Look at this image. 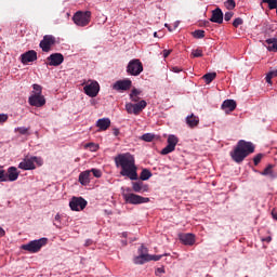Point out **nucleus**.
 <instances>
[{
  "mask_svg": "<svg viewBox=\"0 0 277 277\" xmlns=\"http://www.w3.org/2000/svg\"><path fill=\"white\" fill-rule=\"evenodd\" d=\"M117 168H121L120 175L127 176L130 181H137V167L135 166V158L131 154H119L115 157Z\"/></svg>",
  "mask_w": 277,
  "mask_h": 277,
  "instance_id": "obj_1",
  "label": "nucleus"
},
{
  "mask_svg": "<svg viewBox=\"0 0 277 277\" xmlns=\"http://www.w3.org/2000/svg\"><path fill=\"white\" fill-rule=\"evenodd\" d=\"M251 153H254V145L250 142L240 140L229 155L235 163H243L246 157L251 155Z\"/></svg>",
  "mask_w": 277,
  "mask_h": 277,
  "instance_id": "obj_2",
  "label": "nucleus"
},
{
  "mask_svg": "<svg viewBox=\"0 0 277 277\" xmlns=\"http://www.w3.org/2000/svg\"><path fill=\"white\" fill-rule=\"evenodd\" d=\"M138 255H135L133 259V263L136 265H143L145 263H149V261H160L162 255H151L148 253V249L142 245L137 250Z\"/></svg>",
  "mask_w": 277,
  "mask_h": 277,
  "instance_id": "obj_3",
  "label": "nucleus"
},
{
  "mask_svg": "<svg viewBox=\"0 0 277 277\" xmlns=\"http://www.w3.org/2000/svg\"><path fill=\"white\" fill-rule=\"evenodd\" d=\"M91 18L92 12L90 11H77L72 16V21L78 27H88Z\"/></svg>",
  "mask_w": 277,
  "mask_h": 277,
  "instance_id": "obj_4",
  "label": "nucleus"
},
{
  "mask_svg": "<svg viewBox=\"0 0 277 277\" xmlns=\"http://www.w3.org/2000/svg\"><path fill=\"white\" fill-rule=\"evenodd\" d=\"M127 72L132 77H140V75L144 72V65L142 64V61H140V58L131 60L128 63Z\"/></svg>",
  "mask_w": 277,
  "mask_h": 277,
  "instance_id": "obj_5",
  "label": "nucleus"
},
{
  "mask_svg": "<svg viewBox=\"0 0 277 277\" xmlns=\"http://www.w3.org/2000/svg\"><path fill=\"white\" fill-rule=\"evenodd\" d=\"M83 92L87 96L95 98V96H98V92H101V84L96 80H88L83 87Z\"/></svg>",
  "mask_w": 277,
  "mask_h": 277,
  "instance_id": "obj_6",
  "label": "nucleus"
},
{
  "mask_svg": "<svg viewBox=\"0 0 277 277\" xmlns=\"http://www.w3.org/2000/svg\"><path fill=\"white\" fill-rule=\"evenodd\" d=\"M123 198L128 205H146V202H150V198L142 197L133 193L123 194Z\"/></svg>",
  "mask_w": 277,
  "mask_h": 277,
  "instance_id": "obj_7",
  "label": "nucleus"
},
{
  "mask_svg": "<svg viewBox=\"0 0 277 277\" xmlns=\"http://www.w3.org/2000/svg\"><path fill=\"white\" fill-rule=\"evenodd\" d=\"M146 101L142 100L136 104L128 103L126 104V110L128 114H134V116H140L144 109H146Z\"/></svg>",
  "mask_w": 277,
  "mask_h": 277,
  "instance_id": "obj_8",
  "label": "nucleus"
},
{
  "mask_svg": "<svg viewBox=\"0 0 277 277\" xmlns=\"http://www.w3.org/2000/svg\"><path fill=\"white\" fill-rule=\"evenodd\" d=\"M69 207L71 211H83L88 207V201L83 197H72Z\"/></svg>",
  "mask_w": 277,
  "mask_h": 277,
  "instance_id": "obj_9",
  "label": "nucleus"
},
{
  "mask_svg": "<svg viewBox=\"0 0 277 277\" xmlns=\"http://www.w3.org/2000/svg\"><path fill=\"white\" fill-rule=\"evenodd\" d=\"M168 145L161 150V155H170V153H174L176 149V144H179V137L176 135L171 134L168 136Z\"/></svg>",
  "mask_w": 277,
  "mask_h": 277,
  "instance_id": "obj_10",
  "label": "nucleus"
},
{
  "mask_svg": "<svg viewBox=\"0 0 277 277\" xmlns=\"http://www.w3.org/2000/svg\"><path fill=\"white\" fill-rule=\"evenodd\" d=\"M53 45H55V37L53 35H45L39 43L40 49H42L44 53H49Z\"/></svg>",
  "mask_w": 277,
  "mask_h": 277,
  "instance_id": "obj_11",
  "label": "nucleus"
},
{
  "mask_svg": "<svg viewBox=\"0 0 277 277\" xmlns=\"http://www.w3.org/2000/svg\"><path fill=\"white\" fill-rule=\"evenodd\" d=\"M131 85H133L131 79L118 80L113 84V90H116L117 92H127V90H131Z\"/></svg>",
  "mask_w": 277,
  "mask_h": 277,
  "instance_id": "obj_12",
  "label": "nucleus"
},
{
  "mask_svg": "<svg viewBox=\"0 0 277 277\" xmlns=\"http://www.w3.org/2000/svg\"><path fill=\"white\" fill-rule=\"evenodd\" d=\"M28 103L31 107H44V105H47V100L44 98V95H30Z\"/></svg>",
  "mask_w": 277,
  "mask_h": 277,
  "instance_id": "obj_13",
  "label": "nucleus"
},
{
  "mask_svg": "<svg viewBox=\"0 0 277 277\" xmlns=\"http://www.w3.org/2000/svg\"><path fill=\"white\" fill-rule=\"evenodd\" d=\"M38 60V52L36 50H30L21 55L22 64H29L31 62H36Z\"/></svg>",
  "mask_w": 277,
  "mask_h": 277,
  "instance_id": "obj_14",
  "label": "nucleus"
},
{
  "mask_svg": "<svg viewBox=\"0 0 277 277\" xmlns=\"http://www.w3.org/2000/svg\"><path fill=\"white\" fill-rule=\"evenodd\" d=\"M49 66H61L64 64V54L53 53L48 57Z\"/></svg>",
  "mask_w": 277,
  "mask_h": 277,
  "instance_id": "obj_15",
  "label": "nucleus"
},
{
  "mask_svg": "<svg viewBox=\"0 0 277 277\" xmlns=\"http://www.w3.org/2000/svg\"><path fill=\"white\" fill-rule=\"evenodd\" d=\"M210 21L211 23H217V25H222V23H224V13L222 12V9L216 8L213 10Z\"/></svg>",
  "mask_w": 277,
  "mask_h": 277,
  "instance_id": "obj_16",
  "label": "nucleus"
},
{
  "mask_svg": "<svg viewBox=\"0 0 277 277\" xmlns=\"http://www.w3.org/2000/svg\"><path fill=\"white\" fill-rule=\"evenodd\" d=\"M19 170H36V164L34 163V158H25L18 164Z\"/></svg>",
  "mask_w": 277,
  "mask_h": 277,
  "instance_id": "obj_17",
  "label": "nucleus"
},
{
  "mask_svg": "<svg viewBox=\"0 0 277 277\" xmlns=\"http://www.w3.org/2000/svg\"><path fill=\"white\" fill-rule=\"evenodd\" d=\"M21 172H18V169L16 167H10L6 171V181H10L13 183L14 181L18 180Z\"/></svg>",
  "mask_w": 277,
  "mask_h": 277,
  "instance_id": "obj_18",
  "label": "nucleus"
},
{
  "mask_svg": "<svg viewBox=\"0 0 277 277\" xmlns=\"http://www.w3.org/2000/svg\"><path fill=\"white\" fill-rule=\"evenodd\" d=\"M179 239L182 243H196V235L192 233L179 234Z\"/></svg>",
  "mask_w": 277,
  "mask_h": 277,
  "instance_id": "obj_19",
  "label": "nucleus"
},
{
  "mask_svg": "<svg viewBox=\"0 0 277 277\" xmlns=\"http://www.w3.org/2000/svg\"><path fill=\"white\" fill-rule=\"evenodd\" d=\"M222 109L226 114H228V111H235V109H237V102L234 100H225L222 104Z\"/></svg>",
  "mask_w": 277,
  "mask_h": 277,
  "instance_id": "obj_20",
  "label": "nucleus"
},
{
  "mask_svg": "<svg viewBox=\"0 0 277 277\" xmlns=\"http://www.w3.org/2000/svg\"><path fill=\"white\" fill-rule=\"evenodd\" d=\"M186 124L189 127V129H196V127L200 124V118L194 114H190L186 117Z\"/></svg>",
  "mask_w": 277,
  "mask_h": 277,
  "instance_id": "obj_21",
  "label": "nucleus"
},
{
  "mask_svg": "<svg viewBox=\"0 0 277 277\" xmlns=\"http://www.w3.org/2000/svg\"><path fill=\"white\" fill-rule=\"evenodd\" d=\"M42 246V243H27L23 245L22 249L28 251L29 253H38L41 250Z\"/></svg>",
  "mask_w": 277,
  "mask_h": 277,
  "instance_id": "obj_22",
  "label": "nucleus"
},
{
  "mask_svg": "<svg viewBox=\"0 0 277 277\" xmlns=\"http://www.w3.org/2000/svg\"><path fill=\"white\" fill-rule=\"evenodd\" d=\"M132 190L135 192V194H142V192H148V186L144 185V182H132Z\"/></svg>",
  "mask_w": 277,
  "mask_h": 277,
  "instance_id": "obj_23",
  "label": "nucleus"
},
{
  "mask_svg": "<svg viewBox=\"0 0 277 277\" xmlns=\"http://www.w3.org/2000/svg\"><path fill=\"white\" fill-rule=\"evenodd\" d=\"M96 127H98L101 131H107L108 127H111V120H109V118L98 119L96 122Z\"/></svg>",
  "mask_w": 277,
  "mask_h": 277,
  "instance_id": "obj_24",
  "label": "nucleus"
},
{
  "mask_svg": "<svg viewBox=\"0 0 277 277\" xmlns=\"http://www.w3.org/2000/svg\"><path fill=\"white\" fill-rule=\"evenodd\" d=\"M92 174L90 173V170L83 171L79 174V183L82 185H90V177Z\"/></svg>",
  "mask_w": 277,
  "mask_h": 277,
  "instance_id": "obj_25",
  "label": "nucleus"
},
{
  "mask_svg": "<svg viewBox=\"0 0 277 277\" xmlns=\"http://www.w3.org/2000/svg\"><path fill=\"white\" fill-rule=\"evenodd\" d=\"M141 95L142 91L134 88L130 93V101H132V103H140V100L142 98L140 97Z\"/></svg>",
  "mask_w": 277,
  "mask_h": 277,
  "instance_id": "obj_26",
  "label": "nucleus"
},
{
  "mask_svg": "<svg viewBox=\"0 0 277 277\" xmlns=\"http://www.w3.org/2000/svg\"><path fill=\"white\" fill-rule=\"evenodd\" d=\"M262 176H269V179H276V173H274V166L268 164L263 171Z\"/></svg>",
  "mask_w": 277,
  "mask_h": 277,
  "instance_id": "obj_27",
  "label": "nucleus"
},
{
  "mask_svg": "<svg viewBox=\"0 0 277 277\" xmlns=\"http://www.w3.org/2000/svg\"><path fill=\"white\" fill-rule=\"evenodd\" d=\"M267 51H277V38L266 39Z\"/></svg>",
  "mask_w": 277,
  "mask_h": 277,
  "instance_id": "obj_28",
  "label": "nucleus"
},
{
  "mask_svg": "<svg viewBox=\"0 0 277 277\" xmlns=\"http://www.w3.org/2000/svg\"><path fill=\"white\" fill-rule=\"evenodd\" d=\"M215 77H217L216 72H208L202 76V79L206 81L207 85L215 80Z\"/></svg>",
  "mask_w": 277,
  "mask_h": 277,
  "instance_id": "obj_29",
  "label": "nucleus"
},
{
  "mask_svg": "<svg viewBox=\"0 0 277 277\" xmlns=\"http://www.w3.org/2000/svg\"><path fill=\"white\" fill-rule=\"evenodd\" d=\"M150 176H153V173L148 169H143L140 174L141 181H148V179H150Z\"/></svg>",
  "mask_w": 277,
  "mask_h": 277,
  "instance_id": "obj_30",
  "label": "nucleus"
},
{
  "mask_svg": "<svg viewBox=\"0 0 277 277\" xmlns=\"http://www.w3.org/2000/svg\"><path fill=\"white\" fill-rule=\"evenodd\" d=\"M262 3H267L268 10H277V0H262Z\"/></svg>",
  "mask_w": 277,
  "mask_h": 277,
  "instance_id": "obj_31",
  "label": "nucleus"
},
{
  "mask_svg": "<svg viewBox=\"0 0 277 277\" xmlns=\"http://www.w3.org/2000/svg\"><path fill=\"white\" fill-rule=\"evenodd\" d=\"M141 140H143V142H153V140H155V134L145 133L141 136Z\"/></svg>",
  "mask_w": 277,
  "mask_h": 277,
  "instance_id": "obj_32",
  "label": "nucleus"
},
{
  "mask_svg": "<svg viewBox=\"0 0 277 277\" xmlns=\"http://www.w3.org/2000/svg\"><path fill=\"white\" fill-rule=\"evenodd\" d=\"M193 37L196 38L197 40H200L205 38V30H195L192 32Z\"/></svg>",
  "mask_w": 277,
  "mask_h": 277,
  "instance_id": "obj_33",
  "label": "nucleus"
},
{
  "mask_svg": "<svg viewBox=\"0 0 277 277\" xmlns=\"http://www.w3.org/2000/svg\"><path fill=\"white\" fill-rule=\"evenodd\" d=\"M89 171L90 174H93V176H95V179H101L103 176V172L98 169H91Z\"/></svg>",
  "mask_w": 277,
  "mask_h": 277,
  "instance_id": "obj_34",
  "label": "nucleus"
},
{
  "mask_svg": "<svg viewBox=\"0 0 277 277\" xmlns=\"http://www.w3.org/2000/svg\"><path fill=\"white\" fill-rule=\"evenodd\" d=\"M0 183H8V173L3 169H0Z\"/></svg>",
  "mask_w": 277,
  "mask_h": 277,
  "instance_id": "obj_35",
  "label": "nucleus"
},
{
  "mask_svg": "<svg viewBox=\"0 0 277 277\" xmlns=\"http://www.w3.org/2000/svg\"><path fill=\"white\" fill-rule=\"evenodd\" d=\"M15 132L19 133V135H27V133H29V128L19 127L15 129Z\"/></svg>",
  "mask_w": 277,
  "mask_h": 277,
  "instance_id": "obj_36",
  "label": "nucleus"
},
{
  "mask_svg": "<svg viewBox=\"0 0 277 277\" xmlns=\"http://www.w3.org/2000/svg\"><path fill=\"white\" fill-rule=\"evenodd\" d=\"M54 226H56V228H62V215H60V214L55 215Z\"/></svg>",
  "mask_w": 277,
  "mask_h": 277,
  "instance_id": "obj_37",
  "label": "nucleus"
},
{
  "mask_svg": "<svg viewBox=\"0 0 277 277\" xmlns=\"http://www.w3.org/2000/svg\"><path fill=\"white\" fill-rule=\"evenodd\" d=\"M236 3H235V0H227L226 2H225V8L227 9V10H235V8H236Z\"/></svg>",
  "mask_w": 277,
  "mask_h": 277,
  "instance_id": "obj_38",
  "label": "nucleus"
},
{
  "mask_svg": "<svg viewBox=\"0 0 277 277\" xmlns=\"http://www.w3.org/2000/svg\"><path fill=\"white\" fill-rule=\"evenodd\" d=\"M85 148H89L91 150V153H96L98 150V145H96L94 143H88L85 145Z\"/></svg>",
  "mask_w": 277,
  "mask_h": 277,
  "instance_id": "obj_39",
  "label": "nucleus"
},
{
  "mask_svg": "<svg viewBox=\"0 0 277 277\" xmlns=\"http://www.w3.org/2000/svg\"><path fill=\"white\" fill-rule=\"evenodd\" d=\"M32 88L36 92L35 95H42V87L40 84H34Z\"/></svg>",
  "mask_w": 277,
  "mask_h": 277,
  "instance_id": "obj_40",
  "label": "nucleus"
},
{
  "mask_svg": "<svg viewBox=\"0 0 277 277\" xmlns=\"http://www.w3.org/2000/svg\"><path fill=\"white\" fill-rule=\"evenodd\" d=\"M32 163H35V164L37 163V166H42V163H44V161L40 157L32 156Z\"/></svg>",
  "mask_w": 277,
  "mask_h": 277,
  "instance_id": "obj_41",
  "label": "nucleus"
},
{
  "mask_svg": "<svg viewBox=\"0 0 277 277\" xmlns=\"http://www.w3.org/2000/svg\"><path fill=\"white\" fill-rule=\"evenodd\" d=\"M242 23H243V18L237 17V18H235L234 22H233V27L237 28V27H239V25H241Z\"/></svg>",
  "mask_w": 277,
  "mask_h": 277,
  "instance_id": "obj_42",
  "label": "nucleus"
},
{
  "mask_svg": "<svg viewBox=\"0 0 277 277\" xmlns=\"http://www.w3.org/2000/svg\"><path fill=\"white\" fill-rule=\"evenodd\" d=\"M261 159H263V154H258V155L253 158V163H254V166H259V163H261Z\"/></svg>",
  "mask_w": 277,
  "mask_h": 277,
  "instance_id": "obj_43",
  "label": "nucleus"
},
{
  "mask_svg": "<svg viewBox=\"0 0 277 277\" xmlns=\"http://www.w3.org/2000/svg\"><path fill=\"white\" fill-rule=\"evenodd\" d=\"M193 57H202V50L197 49L192 52Z\"/></svg>",
  "mask_w": 277,
  "mask_h": 277,
  "instance_id": "obj_44",
  "label": "nucleus"
},
{
  "mask_svg": "<svg viewBox=\"0 0 277 277\" xmlns=\"http://www.w3.org/2000/svg\"><path fill=\"white\" fill-rule=\"evenodd\" d=\"M8 114H0V124H4V122H8Z\"/></svg>",
  "mask_w": 277,
  "mask_h": 277,
  "instance_id": "obj_45",
  "label": "nucleus"
},
{
  "mask_svg": "<svg viewBox=\"0 0 277 277\" xmlns=\"http://www.w3.org/2000/svg\"><path fill=\"white\" fill-rule=\"evenodd\" d=\"M47 241H49L48 238H40L38 240H31L29 243H47Z\"/></svg>",
  "mask_w": 277,
  "mask_h": 277,
  "instance_id": "obj_46",
  "label": "nucleus"
},
{
  "mask_svg": "<svg viewBox=\"0 0 277 277\" xmlns=\"http://www.w3.org/2000/svg\"><path fill=\"white\" fill-rule=\"evenodd\" d=\"M233 16H235V13L233 12H226L225 15H224V19L226 22L230 21V18H233Z\"/></svg>",
  "mask_w": 277,
  "mask_h": 277,
  "instance_id": "obj_47",
  "label": "nucleus"
},
{
  "mask_svg": "<svg viewBox=\"0 0 277 277\" xmlns=\"http://www.w3.org/2000/svg\"><path fill=\"white\" fill-rule=\"evenodd\" d=\"M272 79H274L273 76L269 75V74H267L266 77H265L266 83H268L269 85H272V83H273V82H272Z\"/></svg>",
  "mask_w": 277,
  "mask_h": 277,
  "instance_id": "obj_48",
  "label": "nucleus"
},
{
  "mask_svg": "<svg viewBox=\"0 0 277 277\" xmlns=\"http://www.w3.org/2000/svg\"><path fill=\"white\" fill-rule=\"evenodd\" d=\"M170 53H172V50H163V57H169Z\"/></svg>",
  "mask_w": 277,
  "mask_h": 277,
  "instance_id": "obj_49",
  "label": "nucleus"
},
{
  "mask_svg": "<svg viewBox=\"0 0 277 277\" xmlns=\"http://www.w3.org/2000/svg\"><path fill=\"white\" fill-rule=\"evenodd\" d=\"M173 72H183V68L181 67H172Z\"/></svg>",
  "mask_w": 277,
  "mask_h": 277,
  "instance_id": "obj_50",
  "label": "nucleus"
},
{
  "mask_svg": "<svg viewBox=\"0 0 277 277\" xmlns=\"http://www.w3.org/2000/svg\"><path fill=\"white\" fill-rule=\"evenodd\" d=\"M113 135H115V137H118L119 135H120V130H118V129H114L113 130Z\"/></svg>",
  "mask_w": 277,
  "mask_h": 277,
  "instance_id": "obj_51",
  "label": "nucleus"
},
{
  "mask_svg": "<svg viewBox=\"0 0 277 277\" xmlns=\"http://www.w3.org/2000/svg\"><path fill=\"white\" fill-rule=\"evenodd\" d=\"M268 75H271V77H277V69H275V70H271L269 72H268Z\"/></svg>",
  "mask_w": 277,
  "mask_h": 277,
  "instance_id": "obj_52",
  "label": "nucleus"
},
{
  "mask_svg": "<svg viewBox=\"0 0 277 277\" xmlns=\"http://www.w3.org/2000/svg\"><path fill=\"white\" fill-rule=\"evenodd\" d=\"M164 268H157V271H156V275H158V274H164Z\"/></svg>",
  "mask_w": 277,
  "mask_h": 277,
  "instance_id": "obj_53",
  "label": "nucleus"
},
{
  "mask_svg": "<svg viewBox=\"0 0 277 277\" xmlns=\"http://www.w3.org/2000/svg\"><path fill=\"white\" fill-rule=\"evenodd\" d=\"M5 236V229L0 227V237H4Z\"/></svg>",
  "mask_w": 277,
  "mask_h": 277,
  "instance_id": "obj_54",
  "label": "nucleus"
},
{
  "mask_svg": "<svg viewBox=\"0 0 277 277\" xmlns=\"http://www.w3.org/2000/svg\"><path fill=\"white\" fill-rule=\"evenodd\" d=\"M272 216H273V220H276L277 221V212L276 211H272Z\"/></svg>",
  "mask_w": 277,
  "mask_h": 277,
  "instance_id": "obj_55",
  "label": "nucleus"
},
{
  "mask_svg": "<svg viewBox=\"0 0 277 277\" xmlns=\"http://www.w3.org/2000/svg\"><path fill=\"white\" fill-rule=\"evenodd\" d=\"M205 27H209V21L205 22Z\"/></svg>",
  "mask_w": 277,
  "mask_h": 277,
  "instance_id": "obj_56",
  "label": "nucleus"
},
{
  "mask_svg": "<svg viewBox=\"0 0 277 277\" xmlns=\"http://www.w3.org/2000/svg\"><path fill=\"white\" fill-rule=\"evenodd\" d=\"M266 241H272V237H268V238L266 239Z\"/></svg>",
  "mask_w": 277,
  "mask_h": 277,
  "instance_id": "obj_57",
  "label": "nucleus"
},
{
  "mask_svg": "<svg viewBox=\"0 0 277 277\" xmlns=\"http://www.w3.org/2000/svg\"><path fill=\"white\" fill-rule=\"evenodd\" d=\"M154 37L157 38V32H154Z\"/></svg>",
  "mask_w": 277,
  "mask_h": 277,
  "instance_id": "obj_58",
  "label": "nucleus"
},
{
  "mask_svg": "<svg viewBox=\"0 0 277 277\" xmlns=\"http://www.w3.org/2000/svg\"><path fill=\"white\" fill-rule=\"evenodd\" d=\"M127 192H131V188H128Z\"/></svg>",
  "mask_w": 277,
  "mask_h": 277,
  "instance_id": "obj_59",
  "label": "nucleus"
},
{
  "mask_svg": "<svg viewBox=\"0 0 277 277\" xmlns=\"http://www.w3.org/2000/svg\"><path fill=\"white\" fill-rule=\"evenodd\" d=\"M166 27H168V24H166Z\"/></svg>",
  "mask_w": 277,
  "mask_h": 277,
  "instance_id": "obj_60",
  "label": "nucleus"
}]
</instances>
